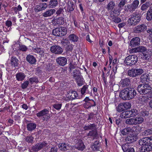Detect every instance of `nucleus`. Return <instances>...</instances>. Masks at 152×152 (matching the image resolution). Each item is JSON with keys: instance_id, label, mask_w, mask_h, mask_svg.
Segmentation results:
<instances>
[{"instance_id": "nucleus-60", "label": "nucleus", "mask_w": 152, "mask_h": 152, "mask_svg": "<svg viewBox=\"0 0 152 152\" xmlns=\"http://www.w3.org/2000/svg\"><path fill=\"white\" fill-rule=\"evenodd\" d=\"M127 74L130 77H135V75H134V73L132 69L128 71Z\"/></svg>"}, {"instance_id": "nucleus-57", "label": "nucleus", "mask_w": 152, "mask_h": 152, "mask_svg": "<svg viewBox=\"0 0 152 152\" xmlns=\"http://www.w3.org/2000/svg\"><path fill=\"white\" fill-rule=\"evenodd\" d=\"M53 107L57 110H60L62 106V104H55L53 105Z\"/></svg>"}, {"instance_id": "nucleus-22", "label": "nucleus", "mask_w": 152, "mask_h": 152, "mask_svg": "<svg viewBox=\"0 0 152 152\" xmlns=\"http://www.w3.org/2000/svg\"><path fill=\"white\" fill-rule=\"evenodd\" d=\"M15 76L17 80L18 81L23 80L26 77L25 74L22 72L17 73Z\"/></svg>"}, {"instance_id": "nucleus-45", "label": "nucleus", "mask_w": 152, "mask_h": 152, "mask_svg": "<svg viewBox=\"0 0 152 152\" xmlns=\"http://www.w3.org/2000/svg\"><path fill=\"white\" fill-rule=\"evenodd\" d=\"M29 81L31 84H32L34 83H38L39 82L38 79L36 77H33L30 78L29 79Z\"/></svg>"}, {"instance_id": "nucleus-40", "label": "nucleus", "mask_w": 152, "mask_h": 152, "mask_svg": "<svg viewBox=\"0 0 152 152\" xmlns=\"http://www.w3.org/2000/svg\"><path fill=\"white\" fill-rule=\"evenodd\" d=\"M73 77L75 79L82 76L80 75V72L79 70H74L73 72Z\"/></svg>"}, {"instance_id": "nucleus-35", "label": "nucleus", "mask_w": 152, "mask_h": 152, "mask_svg": "<svg viewBox=\"0 0 152 152\" xmlns=\"http://www.w3.org/2000/svg\"><path fill=\"white\" fill-rule=\"evenodd\" d=\"M134 125L139 124L142 123L144 121L143 118L141 117L134 118Z\"/></svg>"}, {"instance_id": "nucleus-38", "label": "nucleus", "mask_w": 152, "mask_h": 152, "mask_svg": "<svg viewBox=\"0 0 152 152\" xmlns=\"http://www.w3.org/2000/svg\"><path fill=\"white\" fill-rule=\"evenodd\" d=\"M115 6V3L113 1L110 2L107 4L106 8L108 10H113Z\"/></svg>"}, {"instance_id": "nucleus-23", "label": "nucleus", "mask_w": 152, "mask_h": 152, "mask_svg": "<svg viewBox=\"0 0 152 152\" xmlns=\"http://www.w3.org/2000/svg\"><path fill=\"white\" fill-rule=\"evenodd\" d=\"M125 140L128 143H132L136 141V138L134 136L130 135L126 137Z\"/></svg>"}, {"instance_id": "nucleus-13", "label": "nucleus", "mask_w": 152, "mask_h": 152, "mask_svg": "<svg viewBox=\"0 0 152 152\" xmlns=\"http://www.w3.org/2000/svg\"><path fill=\"white\" fill-rule=\"evenodd\" d=\"M26 60L31 64H35L37 61L35 57L30 54L27 55Z\"/></svg>"}, {"instance_id": "nucleus-19", "label": "nucleus", "mask_w": 152, "mask_h": 152, "mask_svg": "<svg viewBox=\"0 0 152 152\" xmlns=\"http://www.w3.org/2000/svg\"><path fill=\"white\" fill-rule=\"evenodd\" d=\"M140 81L142 83L148 82L150 80V76L148 74L145 73L142 75L140 77Z\"/></svg>"}, {"instance_id": "nucleus-55", "label": "nucleus", "mask_w": 152, "mask_h": 152, "mask_svg": "<svg viewBox=\"0 0 152 152\" xmlns=\"http://www.w3.org/2000/svg\"><path fill=\"white\" fill-rule=\"evenodd\" d=\"M28 81L26 80L24 81L21 85V87L22 89H24L26 88L28 86L29 84Z\"/></svg>"}, {"instance_id": "nucleus-48", "label": "nucleus", "mask_w": 152, "mask_h": 152, "mask_svg": "<svg viewBox=\"0 0 152 152\" xmlns=\"http://www.w3.org/2000/svg\"><path fill=\"white\" fill-rule=\"evenodd\" d=\"M152 134V128L151 129H148L142 132V135L144 136H148Z\"/></svg>"}, {"instance_id": "nucleus-53", "label": "nucleus", "mask_w": 152, "mask_h": 152, "mask_svg": "<svg viewBox=\"0 0 152 152\" xmlns=\"http://www.w3.org/2000/svg\"><path fill=\"white\" fill-rule=\"evenodd\" d=\"M28 49V48L25 45H20L19 47V50L23 52H26Z\"/></svg>"}, {"instance_id": "nucleus-9", "label": "nucleus", "mask_w": 152, "mask_h": 152, "mask_svg": "<svg viewBox=\"0 0 152 152\" xmlns=\"http://www.w3.org/2000/svg\"><path fill=\"white\" fill-rule=\"evenodd\" d=\"M128 90L127 88L122 90L119 94V96L120 98L124 100H129L128 95Z\"/></svg>"}, {"instance_id": "nucleus-34", "label": "nucleus", "mask_w": 152, "mask_h": 152, "mask_svg": "<svg viewBox=\"0 0 152 152\" xmlns=\"http://www.w3.org/2000/svg\"><path fill=\"white\" fill-rule=\"evenodd\" d=\"M96 125L94 124H90L88 125H85L83 128L84 130H92V129L96 128Z\"/></svg>"}, {"instance_id": "nucleus-26", "label": "nucleus", "mask_w": 152, "mask_h": 152, "mask_svg": "<svg viewBox=\"0 0 152 152\" xmlns=\"http://www.w3.org/2000/svg\"><path fill=\"white\" fill-rule=\"evenodd\" d=\"M36 124L34 123H29L27 125V128L29 131H32L34 130L36 127Z\"/></svg>"}, {"instance_id": "nucleus-62", "label": "nucleus", "mask_w": 152, "mask_h": 152, "mask_svg": "<svg viewBox=\"0 0 152 152\" xmlns=\"http://www.w3.org/2000/svg\"><path fill=\"white\" fill-rule=\"evenodd\" d=\"M34 138L31 136H27L26 139V141L28 142L32 143L33 141Z\"/></svg>"}, {"instance_id": "nucleus-27", "label": "nucleus", "mask_w": 152, "mask_h": 152, "mask_svg": "<svg viewBox=\"0 0 152 152\" xmlns=\"http://www.w3.org/2000/svg\"><path fill=\"white\" fill-rule=\"evenodd\" d=\"M143 54L144 59L145 60H149L151 56L152 52L151 50L147 49V50Z\"/></svg>"}, {"instance_id": "nucleus-37", "label": "nucleus", "mask_w": 152, "mask_h": 152, "mask_svg": "<svg viewBox=\"0 0 152 152\" xmlns=\"http://www.w3.org/2000/svg\"><path fill=\"white\" fill-rule=\"evenodd\" d=\"M56 24L61 25L64 23V18L62 17H58L56 18L55 20Z\"/></svg>"}, {"instance_id": "nucleus-17", "label": "nucleus", "mask_w": 152, "mask_h": 152, "mask_svg": "<svg viewBox=\"0 0 152 152\" xmlns=\"http://www.w3.org/2000/svg\"><path fill=\"white\" fill-rule=\"evenodd\" d=\"M75 6L72 1H69L67 4V11L68 12H71L75 8Z\"/></svg>"}, {"instance_id": "nucleus-14", "label": "nucleus", "mask_w": 152, "mask_h": 152, "mask_svg": "<svg viewBox=\"0 0 152 152\" xmlns=\"http://www.w3.org/2000/svg\"><path fill=\"white\" fill-rule=\"evenodd\" d=\"M146 29V26L144 24H141L138 25L134 28V32L139 33L145 31Z\"/></svg>"}, {"instance_id": "nucleus-50", "label": "nucleus", "mask_w": 152, "mask_h": 152, "mask_svg": "<svg viewBox=\"0 0 152 152\" xmlns=\"http://www.w3.org/2000/svg\"><path fill=\"white\" fill-rule=\"evenodd\" d=\"M32 50L34 52L39 54L40 55L42 54V53H44V51L42 50L40 48H33Z\"/></svg>"}, {"instance_id": "nucleus-64", "label": "nucleus", "mask_w": 152, "mask_h": 152, "mask_svg": "<svg viewBox=\"0 0 152 152\" xmlns=\"http://www.w3.org/2000/svg\"><path fill=\"white\" fill-rule=\"evenodd\" d=\"M57 148L56 146H54L51 148L49 150L48 152H57Z\"/></svg>"}, {"instance_id": "nucleus-31", "label": "nucleus", "mask_w": 152, "mask_h": 152, "mask_svg": "<svg viewBox=\"0 0 152 152\" xmlns=\"http://www.w3.org/2000/svg\"><path fill=\"white\" fill-rule=\"evenodd\" d=\"M130 110H127L123 112L121 115L122 118H125L131 117Z\"/></svg>"}, {"instance_id": "nucleus-6", "label": "nucleus", "mask_w": 152, "mask_h": 152, "mask_svg": "<svg viewBox=\"0 0 152 152\" xmlns=\"http://www.w3.org/2000/svg\"><path fill=\"white\" fill-rule=\"evenodd\" d=\"M49 113V110L45 109L37 113L36 115L38 117H42L43 121H47L50 118Z\"/></svg>"}, {"instance_id": "nucleus-8", "label": "nucleus", "mask_w": 152, "mask_h": 152, "mask_svg": "<svg viewBox=\"0 0 152 152\" xmlns=\"http://www.w3.org/2000/svg\"><path fill=\"white\" fill-rule=\"evenodd\" d=\"M47 144L46 142L45 141L41 143H37L32 147V150L34 151H38L46 146Z\"/></svg>"}, {"instance_id": "nucleus-18", "label": "nucleus", "mask_w": 152, "mask_h": 152, "mask_svg": "<svg viewBox=\"0 0 152 152\" xmlns=\"http://www.w3.org/2000/svg\"><path fill=\"white\" fill-rule=\"evenodd\" d=\"M132 50L135 52H141L143 54L147 50V49L145 47L141 46L133 49Z\"/></svg>"}, {"instance_id": "nucleus-56", "label": "nucleus", "mask_w": 152, "mask_h": 152, "mask_svg": "<svg viewBox=\"0 0 152 152\" xmlns=\"http://www.w3.org/2000/svg\"><path fill=\"white\" fill-rule=\"evenodd\" d=\"M122 149L124 152L127 151L130 148L128 144L123 145L122 146Z\"/></svg>"}, {"instance_id": "nucleus-28", "label": "nucleus", "mask_w": 152, "mask_h": 152, "mask_svg": "<svg viewBox=\"0 0 152 152\" xmlns=\"http://www.w3.org/2000/svg\"><path fill=\"white\" fill-rule=\"evenodd\" d=\"M100 143L99 141H96L92 144L91 148L93 151H98L99 149Z\"/></svg>"}, {"instance_id": "nucleus-39", "label": "nucleus", "mask_w": 152, "mask_h": 152, "mask_svg": "<svg viewBox=\"0 0 152 152\" xmlns=\"http://www.w3.org/2000/svg\"><path fill=\"white\" fill-rule=\"evenodd\" d=\"M59 149L62 151H65L67 150V145L65 143L59 144L58 145Z\"/></svg>"}, {"instance_id": "nucleus-29", "label": "nucleus", "mask_w": 152, "mask_h": 152, "mask_svg": "<svg viewBox=\"0 0 152 152\" xmlns=\"http://www.w3.org/2000/svg\"><path fill=\"white\" fill-rule=\"evenodd\" d=\"M58 5L57 0H50L48 4V7L50 8H53L56 7Z\"/></svg>"}, {"instance_id": "nucleus-4", "label": "nucleus", "mask_w": 152, "mask_h": 152, "mask_svg": "<svg viewBox=\"0 0 152 152\" xmlns=\"http://www.w3.org/2000/svg\"><path fill=\"white\" fill-rule=\"evenodd\" d=\"M138 61V57L135 55H131L127 56L124 62L127 66H132L135 65Z\"/></svg>"}, {"instance_id": "nucleus-58", "label": "nucleus", "mask_w": 152, "mask_h": 152, "mask_svg": "<svg viewBox=\"0 0 152 152\" xmlns=\"http://www.w3.org/2000/svg\"><path fill=\"white\" fill-rule=\"evenodd\" d=\"M39 5L42 10H45L47 7L48 6V5L46 3L40 4Z\"/></svg>"}, {"instance_id": "nucleus-7", "label": "nucleus", "mask_w": 152, "mask_h": 152, "mask_svg": "<svg viewBox=\"0 0 152 152\" xmlns=\"http://www.w3.org/2000/svg\"><path fill=\"white\" fill-rule=\"evenodd\" d=\"M50 51L55 54L60 55L63 52V49L60 46L53 45L50 48Z\"/></svg>"}, {"instance_id": "nucleus-25", "label": "nucleus", "mask_w": 152, "mask_h": 152, "mask_svg": "<svg viewBox=\"0 0 152 152\" xmlns=\"http://www.w3.org/2000/svg\"><path fill=\"white\" fill-rule=\"evenodd\" d=\"M121 85L123 87L128 86L130 83V80L128 78H126L124 79H122L120 81Z\"/></svg>"}, {"instance_id": "nucleus-15", "label": "nucleus", "mask_w": 152, "mask_h": 152, "mask_svg": "<svg viewBox=\"0 0 152 152\" xmlns=\"http://www.w3.org/2000/svg\"><path fill=\"white\" fill-rule=\"evenodd\" d=\"M11 59V65L13 66L15 68H18L19 64V61L18 59L15 56L12 57Z\"/></svg>"}, {"instance_id": "nucleus-43", "label": "nucleus", "mask_w": 152, "mask_h": 152, "mask_svg": "<svg viewBox=\"0 0 152 152\" xmlns=\"http://www.w3.org/2000/svg\"><path fill=\"white\" fill-rule=\"evenodd\" d=\"M88 86L86 85H84L83 87L81 88V94L82 95H83L86 92V93H89V91L88 90H87L88 88Z\"/></svg>"}, {"instance_id": "nucleus-33", "label": "nucleus", "mask_w": 152, "mask_h": 152, "mask_svg": "<svg viewBox=\"0 0 152 152\" xmlns=\"http://www.w3.org/2000/svg\"><path fill=\"white\" fill-rule=\"evenodd\" d=\"M140 21L137 20L134 18L131 17L128 20V22L131 25L135 26Z\"/></svg>"}, {"instance_id": "nucleus-41", "label": "nucleus", "mask_w": 152, "mask_h": 152, "mask_svg": "<svg viewBox=\"0 0 152 152\" xmlns=\"http://www.w3.org/2000/svg\"><path fill=\"white\" fill-rule=\"evenodd\" d=\"M146 18L148 21L152 20V10L150 9L147 12Z\"/></svg>"}, {"instance_id": "nucleus-20", "label": "nucleus", "mask_w": 152, "mask_h": 152, "mask_svg": "<svg viewBox=\"0 0 152 152\" xmlns=\"http://www.w3.org/2000/svg\"><path fill=\"white\" fill-rule=\"evenodd\" d=\"M134 131V129L128 127L123 129L121 132L123 135H125L131 133H133Z\"/></svg>"}, {"instance_id": "nucleus-5", "label": "nucleus", "mask_w": 152, "mask_h": 152, "mask_svg": "<svg viewBox=\"0 0 152 152\" xmlns=\"http://www.w3.org/2000/svg\"><path fill=\"white\" fill-rule=\"evenodd\" d=\"M139 1L138 0H134L131 4H128L125 7V11L132 13L138 7Z\"/></svg>"}, {"instance_id": "nucleus-30", "label": "nucleus", "mask_w": 152, "mask_h": 152, "mask_svg": "<svg viewBox=\"0 0 152 152\" xmlns=\"http://www.w3.org/2000/svg\"><path fill=\"white\" fill-rule=\"evenodd\" d=\"M132 69L133 70L135 77L137 76L141 75L144 72L143 69L141 68H132Z\"/></svg>"}, {"instance_id": "nucleus-47", "label": "nucleus", "mask_w": 152, "mask_h": 152, "mask_svg": "<svg viewBox=\"0 0 152 152\" xmlns=\"http://www.w3.org/2000/svg\"><path fill=\"white\" fill-rule=\"evenodd\" d=\"M125 123L129 125H134V118L127 119L125 121Z\"/></svg>"}, {"instance_id": "nucleus-21", "label": "nucleus", "mask_w": 152, "mask_h": 152, "mask_svg": "<svg viewBox=\"0 0 152 152\" xmlns=\"http://www.w3.org/2000/svg\"><path fill=\"white\" fill-rule=\"evenodd\" d=\"M56 12V10L54 9L49 10L42 14V15L44 17H48L51 16Z\"/></svg>"}, {"instance_id": "nucleus-11", "label": "nucleus", "mask_w": 152, "mask_h": 152, "mask_svg": "<svg viewBox=\"0 0 152 152\" xmlns=\"http://www.w3.org/2000/svg\"><path fill=\"white\" fill-rule=\"evenodd\" d=\"M140 39L138 37H135L132 39L130 42V45L132 47H135L140 45Z\"/></svg>"}, {"instance_id": "nucleus-2", "label": "nucleus", "mask_w": 152, "mask_h": 152, "mask_svg": "<svg viewBox=\"0 0 152 152\" xmlns=\"http://www.w3.org/2000/svg\"><path fill=\"white\" fill-rule=\"evenodd\" d=\"M152 88L148 83L140 84L137 87V91L139 93L142 94H148L152 97Z\"/></svg>"}, {"instance_id": "nucleus-12", "label": "nucleus", "mask_w": 152, "mask_h": 152, "mask_svg": "<svg viewBox=\"0 0 152 152\" xmlns=\"http://www.w3.org/2000/svg\"><path fill=\"white\" fill-rule=\"evenodd\" d=\"M127 88L129 99L130 100L133 99L137 94L136 90L133 88L128 87Z\"/></svg>"}, {"instance_id": "nucleus-52", "label": "nucleus", "mask_w": 152, "mask_h": 152, "mask_svg": "<svg viewBox=\"0 0 152 152\" xmlns=\"http://www.w3.org/2000/svg\"><path fill=\"white\" fill-rule=\"evenodd\" d=\"M66 45V46L65 48L66 51L67 52L68 51H71L73 49V46L72 44L70 43L69 42V43L68 44H67Z\"/></svg>"}, {"instance_id": "nucleus-36", "label": "nucleus", "mask_w": 152, "mask_h": 152, "mask_svg": "<svg viewBox=\"0 0 152 152\" xmlns=\"http://www.w3.org/2000/svg\"><path fill=\"white\" fill-rule=\"evenodd\" d=\"M68 37L69 39V40L73 42H77L79 39L78 37L73 34H71L69 35Z\"/></svg>"}, {"instance_id": "nucleus-59", "label": "nucleus", "mask_w": 152, "mask_h": 152, "mask_svg": "<svg viewBox=\"0 0 152 152\" xmlns=\"http://www.w3.org/2000/svg\"><path fill=\"white\" fill-rule=\"evenodd\" d=\"M126 0H121L120 2L118 4V7L119 8L123 7L126 2Z\"/></svg>"}, {"instance_id": "nucleus-44", "label": "nucleus", "mask_w": 152, "mask_h": 152, "mask_svg": "<svg viewBox=\"0 0 152 152\" xmlns=\"http://www.w3.org/2000/svg\"><path fill=\"white\" fill-rule=\"evenodd\" d=\"M75 79L76 80L78 86H80L83 84L84 81L83 80V79L82 78V76Z\"/></svg>"}, {"instance_id": "nucleus-3", "label": "nucleus", "mask_w": 152, "mask_h": 152, "mask_svg": "<svg viewBox=\"0 0 152 152\" xmlns=\"http://www.w3.org/2000/svg\"><path fill=\"white\" fill-rule=\"evenodd\" d=\"M67 33V29L65 27H60L53 30L52 34L55 36L61 37L65 35Z\"/></svg>"}, {"instance_id": "nucleus-10", "label": "nucleus", "mask_w": 152, "mask_h": 152, "mask_svg": "<svg viewBox=\"0 0 152 152\" xmlns=\"http://www.w3.org/2000/svg\"><path fill=\"white\" fill-rule=\"evenodd\" d=\"M56 61L59 66H64L67 63V59L65 57H60L56 59Z\"/></svg>"}, {"instance_id": "nucleus-51", "label": "nucleus", "mask_w": 152, "mask_h": 152, "mask_svg": "<svg viewBox=\"0 0 152 152\" xmlns=\"http://www.w3.org/2000/svg\"><path fill=\"white\" fill-rule=\"evenodd\" d=\"M116 108L117 111L118 112H121L125 110L122 103L118 104Z\"/></svg>"}, {"instance_id": "nucleus-32", "label": "nucleus", "mask_w": 152, "mask_h": 152, "mask_svg": "<svg viewBox=\"0 0 152 152\" xmlns=\"http://www.w3.org/2000/svg\"><path fill=\"white\" fill-rule=\"evenodd\" d=\"M98 135V133L96 129L93 130L89 131L87 134V136L95 138Z\"/></svg>"}, {"instance_id": "nucleus-49", "label": "nucleus", "mask_w": 152, "mask_h": 152, "mask_svg": "<svg viewBox=\"0 0 152 152\" xmlns=\"http://www.w3.org/2000/svg\"><path fill=\"white\" fill-rule=\"evenodd\" d=\"M149 5L150 4L148 2H146L142 5L140 9L142 11H145L149 7Z\"/></svg>"}, {"instance_id": "nucleus-24", "label": "nucleus", "mask_w": 152, "mask_h": 152, "mask_svg": "<svg viewBox=\"0 0 152 152\" xmlns=\"http://www.w3.org/2000/svg\"><path fill=\"white\" fill-rule=\"evenodd\" d=\"M68 97L69 99L72 100L79 98L77 93L75 91H72L71 92H70L69 94Z\"/></svg>"}, {"instance_id": "nucleus-16", "label": "nucleus", "mask_w": 152, "mask_h": 152, "mask_svg": "<svg viewBox=\"0 0 152 152\" xmlns=\"http://www.w3.org/2000/svg\"><path fill=\"white\" fill-rule=\"evenodd\" d=\"M75 147L78 150L82 151L84 149L85 145L81 140H79L75 145Z\"/></svg>"}, {"instance_id": "nucleus-46", "label": "nucleus", "mask_w": 152, "mask_h": 152, "mask_svg": "<svg viewBox=\"0 0 152 152\" xmlns=\"http://www.w3.org/2000/svg\"><path fill=\"white\" fill-rule=\"evenodd\" d=\"M130 112L131 117H134L136 116L139 113V111L136 109H132L130 110Z\"/></svg>"}, {"instance_id": "nucleus-54", "label": "nucleus", "mask_w": 152, "mask_h": 152, "mask_svg": "<svg viewBox=\"0 0 152 152\" xmlns=\"http://www.w3.org/2000/svg\"><path fill=\"white\" fill-rule=\"evenodd\" d=\"M122 103L125 110L128 109L131 107V104L129 102Z\"/></svg>"}, {"instance_id": "nucleus-61", "label": "nucleus", "mask_w": 152, "mask_h": 152, "mask_svg": "<svg viewBox=\"0 0 152 152\" xmlns=\"http://www.w3.org/2000/svg\"><path fill=\"white\" fill-rule=\"evenodd\" d=\"M112 20L113 21L116 23H118L121 21V19L117 17L116 16L113 18Z\"/></svg>"}, {"instance_id": "nucleus-63", "label": "nucleus", "mask_w": 152, "mask_h": 152, "mask_svg": "<svg viewBox=\"0 0 152 152\" xmlns=\"http://www.w3.org/2000/svg\"><path fill=\"white\" fill-rule=\"evenodd\" d=\"M64 12V9L61 7L59 8L56 11V14L57 15H59L62 14Z\"/></svg>"}, {"instance_id": "nucleus-42", "label": "nucleus", "mask_w": 152, "mask_h": 152, "mask_svg": "<svg viewBox=\"0 0 152 152\" xmlns=\"http://www.w3.org/2000/svg\"><path fill=\"white\" fill-rule=\"evenodd\" d=\"M131 17L134 18V19L139 21H140L141 20V17L139 13H137V12H135L133 13L132 16Z\"/></svg>"}, {"instance_id": "nucleus-1", "label": "nucleus", "mask_w": 152, "mask_h": 152, "mask_svg": "<svg viewBox=\"0 0 152 152\" xmlns=\"http://www.w3.org/2000/svg\"><path fill=\"white\" fill-rule=\"evenodd\" d=\"M139 143L142 146L140 149V152H148L152 150V137H145L140 139Z\"/></svg>"}]
</instances>
